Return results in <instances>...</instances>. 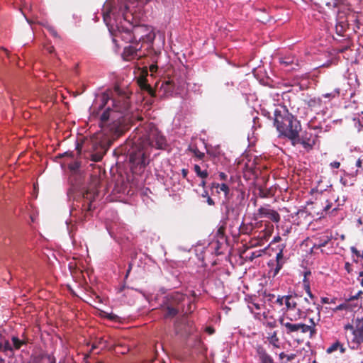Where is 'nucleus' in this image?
Wrapping results in <instances>:
<instances>
[{"mask_svg": "<svg viewBox=\"0 0 363 363\" xmlns=\"http://www.w3.org/2000/svg\"><path fill=\"white\" fill-rule=\"evenodd\" d=\"M135 8L124 0H107L104 4L103 18L118 46V38L126 43H152L155 38L151 26L135 24Z\"/></svg>", "mask_w": 363, "mask_h": 363, "instance_id": "1", "label": "nucleus"}, {"mask_svg": "<svg viewBox=\"0 0 363 363\" xmlns=\"http://www.w3.org/2000/svg\"><path fill=\"white\" fill-rule=\"evenodd\" d=\"M90 117L99 119L101 132L111 139L123 134L136 119L140 120L138 114L131 111L126 96L121 95L114 98L110 91L96 96L90 107Z\"/></svg>", "mask_w": 363, "mask_h": 363, "instance_id": "2", "label": "nucleus"}, {"mask_svg": "<svg viewBox=\"0 0 363 363\" xmlns=\"http://www.w3.org/2000/svg\"><path fill=\"white\" fill-rule=\"evenodd\" d=\"M137 133L127 143L130 168L135 173L143 170L150 162L152 148L164 149L167 140L153 123L136 128Z\"/></svg>", "mask_w": 363, "mask_h": 363, "instance_id": "3", "label": "nucleus"}, {"mask_svg": "<svg viewBox=\"0 0 363 363\" xmlns=\"http://www.w3.org/2000/svg\"><path fill=\"white\" fill-rule=\"evenodd\" d=\"M69 169L73 175L69 178L70 188L67 191L69 201L72 200L70 207V216L79 222L85 220L89 212L95 208L94 203L99 196V191L91 187L86 190L80 188V175L77 174L81 166L79 161H73L69 164Z\"/></svg>", "mask_w": 363, "mask_h": 363, "instance_id": "4", "label": "nucleus"}, {"mask_svg": "<svg viewBox=\"0 0 363 363\" xmlns=\"http://www.w3.org/2000/svg\"><path fill=\"white\" fill-rule=\"evenodd\" d=\"M274 124L280 135L287 138L295 145L300 142V121L289 112L285 106H278L274 110Z\"/></svg>", "mask_w": 363, "mask_h": 363, "instance_id": "5", "label": "nucleus"}, {"mask_svg": "<svg viewBox=\"0 0 363 363\" xmlns=\"http://www.w3.org/2000/svg\"><path fill=\"white\" fill-rule=\"evenodd\" d=\"M156 86L161 96L182 95L187 86L190 91L201 94V86L198 84H187L184 75L181 72H174L172 76L168 77L160 84L157 83Z\"/></svg>", "mask_w": 363, "mask_h": 363, "instance_id": "6", "label": "nucleus"}, {"mask_svg": "<svg viewBox=\"0 0 363 363\" xmlns=\"http://www.w3.org/2000/svg\"><path fill=\"white\" fill-rule=\"evenodd\" d=\"M279 323L282 327V332L299 342L300 338H303L306 335L309 338H313L317 334L316 323L313 318L309 319L310 324L303 323H294V319L289 316H282L279 318Z\"/></svg>", "mask_w": 363, "mask_h": 363, "instance_id": "7", "label": "nucleus"}, {"mask_svg": "<svg viewBox=\"0 0 363 363\" xmlns=\"http://www.w3.org/2000/svg\"><path fill=\"white\" fill-rule=\"evenodd\" d=\"M212 188L220 189V191L224 193V200L222 202V206L227 217L230 216V212H233L235 211L238 206L240 205L244 199L243 193H230L229 186L225 183H213Z\"/></svg>", "mask_w": 363, "mask_h": 363, "instance_id": "8", "label": "nucleus"}, {"mask_svg": "<svg viewBox=\"0 0 363 363\" xmlns=\"http://www.w3.org/2000/svg\"><path fill=\"white\" fill-rule=\"evenodd\" d=\"M186 296L179 291H174L166 297V301L162 306V315L164 318L175 317L182 308Z\"/></svg>", "mask_w": 363, "mask_h": 363, "instance_id": "9", "label": "nucleus"}, {"mask_svg": "<svg viewBox=\"0 0 363 363\" xmlns=\"http://www.w3.org/2000/svg\"><path fill=\"white\" fill-rule=\"evenodd\" d=\"M323 129L322 125H309L308 130H306L302 136L300 137L298 144H302L305 148H312L315 144L318 134L323 131Z\"/></svg>", "mask_w": 363, "mask_h": 363, "instance_id": "10", "label": "nucleus"}, {"mask_svg": "<svg viewBox=\"0 0 363 363\" xmlns=\"http://www.w3.org/2000/svg\"><path fill=\"white\" fill-rule=\"evenodd\" d=\"M130 45L124 48L122 57L124 60L130 61L138 60L144 53L142 52V45L139 43H130Z\"/></svg>", "mask_w": 363, "mask_h": 363, "instance_id": "11", "label": "nucleus"}, {"mask_svg": "<svg viewBox=\"0 0 363 363\" xmlns=\"http://www.w3.org/2000/svg\"><path fill=\"white\" fill-rule=\"evenodd\" d=\"M284 245H282L279 252L276 255V259H272L268 262V267L270 268L269 272L272 274L273 277H275L280 270L282 269L284 264L286 263V258L284 256L283 249Z\"/></svg>", "mask_w": 363, "mask_h": 363, "instance_id": "12", "label": "nucleus"}, {"mask_svg": "<svg viewBox=\"0 0 363 363\" xmlns=\"http://www.w3.org/2000/svg\"><path fill=\"white\" fill-rule=\"evenodd\" d=\"M255 220L259 218H268L274 223H278L280 220V216L277 211L270 208L269 205L259 207L257 212L255 213Z\"/></svg>", "mask_w": 363, "mask_h": 363, "instance_id": "13", "label": "nucleus"}, {"mask_svg": "<svg viewBox=\"0 0 363 363\" xmlns=\"http://www.w3.org/2000/svg\"><path fill=\"white\" fill-rule=\"evenodd\" d=\"M350 331L351 333L347 335L349 347L353 350H359V354H363V333Z\"/></svg>", "mask_w": 363, "mask_h": 363, "instance_id": "14", "label": "nucleus"}, {"mask_svg": "<svg viewBox=\"0 0 363 363\" xmlns=\"http://www.w3.org/2000/svg\"><path fill=\"white\" fill-rule=\"evenodd\" d=\"M333 238L332 234L325 233L318 237L315 240L316 242L313 244L312 249H319L326 246L328 242ZM334 239H337L336 237Z\"/></svg>", "mask_w": 363, "mask_h": 363, "instance_id": "15", "label": "nucleus"}, {"mask_svg": "<svg viewBox=\"0 0 363 363\" xmlns=\"http://www.w3.org/2000/svg\"><path fill=\"white\" fill-rule=\"evenodd\" d=\"M279 63L285 67L292 66L291 69H295V67L298 66L297 59L292 55H286L280 57Z\"/></svg>", "mask_w": 363, "mask_h": 363, "instance_id": "16", "label": "nucleus"}, {"mask_svg": "<svg viewBox=\"0 0 363 363\" xmlns=\"http://www.w3.org/2000/svg\"><path fill=\"white\" fill-rule=\"evenodd\" d=\"M345 328L346 330H354L361 333H363V318H357L354 320V325H346Z\"/></svg>", "mask_w": 363, "mask_h": 363, "instance_id": "17", "label": "nucleus"}, {"mask_svg": "<svg viewBox=\"0 0 363 363\" xmlns=\"http://www.w3.org/2000/svg\"><path fill=\"white\" fill-rule=\"evenodd\" d=\"M109 235L117 242H121L123 239V233L121 229H115L113 226L107 228Z\"/></svg>", "mask_w": 363, "mask_h": 363, "instance_id": "18", "label": "nucleus"}, {"mask_svg": "<svg viewBox=\"0 0 363 363\" xmlns=\"http://www.w3.org/2000/svg\"><path fill=\"white\" fill-rule=\"evenodd\" d=\"M257 352L262 363H274L272 357L268 354L264 350L259 349Z\"/></svg>", "mask_w": 363, "mask_h": 363, "instance_id": "19", "label": "nucleus"}, {"mask_svg": "<svg viewBox=\"0 0 363 363\" xmlns=\"http://www.w3.org/2000/svg\"><path fill=\"white\" fill-rule=\"evenodd\" d=\"M268 335L269 336L267 337V339L269 342L274 347L279 348L280 347V341L277 337V331H274L273 333H269Z\"/></svg>", "mask_w": 363, "mask_h": 363, "instance_id": "20", "label": "nucleus"}, {"mask_svg": "<svg viewBox=\"0 0 363 363\" xmlns=\"http://www.w3.org/2000/svg\"><path fill=\"white\" fill-rule=\"evenodd\" d=\"M46 354L45 352L33 354L29 357V359L31 361V363H43V361L45 359Z\"/></svg>", "mask_w": 363, "mask_h": 363, "instance_id": "21", "label": "nucleus"}, {"mask_svg": "<svg viewBox=\"0 0 363 363\" xmlns=\"http://www.w3.org/2000/svg\"><path fill=\"white\" fill-rule=\"evenodd\" d=\"M225 238L221 237V241L216 240L211 242V247L214 250L215 253L217 255H220L222 253L220 249L222 248V245L224 244Z\"/></svg>", "mask_w": 363, "mask_h": 363, "instance_id": "22", "label": "nucleus"}, {"mask_svg": "<svg viewBox=\"0 0 363 363\" xmlns=\"http://www.w3.org/2000/svg\"><path fill=\"white\" fill-rule=\"evenodd\" d=\"M354 122V126L357 128L358 131L361 133L363 138V113L353 119Z\"/></svg>", "mask_w": 363, "mask_h": 363, "instance_id": "23", "label": "nucleus"}, {"mask_svg": "<svg viewBox=\"0 0 363 363\" xmlns=\"http://www.w3.org/2000/svg\"><path fill=\"white\" fill-rule=\"evenodd\" d=\"M285 311L295 309L297 306L296 301L291 298V296H285Z\"/></svg>", "mask_w": 363, "mask_h": 363, "instance_id": "24", "label": "nucleus"}, {"mask_svg": "<svg viewBox=\"0 0 363 363\" xmlns=\"http://www.w3.org/2000/svg\"><path fill=\"white\" fill-rule=\"evenodd\" d=\"M194 170L196 175L201 179H206L208 176V173L206 169H202L201 167L199 164H194Z\"/></svg>", "mask_w": 363, "mask_h": 363, "instance_id": "25", "label": "nucleus"}, {"mask_svg": "<svg viewBox=\"0 0 363 363\" xmlns=\"http://www.w3.org/2000/svg\"><path fill=\"white\" fill-rule=\"evenodd\" d=\"M189 151H191L194 156L199 159H202L204 157V153L199 151L196 146L191 145L189 147Z\"/></svg>", "mask_w": 363, "mask_h": 363, "instance_id": "26", "label": "nucleus"}, {"mask_svg": "<svg viewBox=\"0 0 363 363\" xmlns=\"http://www.w3.org/2000/svg\"><path fill=\"white\" fill-rule=\"evenodd\" d=\"M345 30V24L343 22H338L336 23L335 32L338 35L342 36Z\"/></svg>", "mask_w": 363, "mask_h": 363, "instance_id": "27", "label": "nucleus"}, {"mask_svg": "<svg viewBox=\"0 0 363 363\" xmlns=\"http://www.w3.org/2000/svg\"><path fill=\"white\" fill-rule=\"evenodd\" d=\"M12 346L13 349L18 350L23 344V342L18 337L13 336L11 338Z\"/></svg>", "mask_w": 363, "mask_h": 363, "instance_id": "28", "label": "nucleus"}, {"mask_svg": "<svg viewBox=\"0 0 363 363\" xmlns=\"http://www.w3.org/2000/svg\"><path fill=\"white\" fill-rule=\"evenodd\" d=\"M340 94V90L338 88L335 89L333 91L330 93H326L323 94V97L325 98H335L337 96H339Z\"/></svg>", "mask_w": 363, "mask_h": 363, "instance_id": "29", "label": "nucleus"}, {"mask_svg": "<svg viewBox=\"0 0 363 363\" xmlns=\"http://www.w3.org/2000/svg\"><path fill=\"white\" fill-rule=\"evenodd\" d=\"M240 230L242 233L249 234L252 230V225H245L242 223L240 227Z\"/></svg>", "mask_w": 363, "mask_h": 363, "instance_id": "30", "label": "nucleus"}, {"mask_svg": "<svg viewBox=\"0 0 363 363\" xmlns=\"http://www.w3.org/2000/svg\"><path fill=\"white\" fill-rule=\"evenodd\" d=\"M2 346L4 351H9L11 353L13 352V348L12 342H10L9 340H6L2 343Z\"/></svg>", "mask_w": 363, "mask_h": 363, "instance_id": "31", "label": "nucleus"}, {"mask_svg": "<svg viewBox=\"0 0 363 363\" xmlns=\"http://www.w3.org/2000/svg\"><path fill=\"white\" fill-rule=\"evenodd\" d=\"M265 250H259L257 251L252 252L251 255L250 256V259L253 260L255 258L259 257L262 255V254L264 252Z\"/></svg>", "mask_w": 363, "mask_h": 363, "instance_id": "32", "label": "nucleus"}, {"mask_svg": "<svg viewBox=\"0 0 363 363\" xmlns=\"http://www.w3.org/2000/svg\"><path fill=\"white\" fill-rule=\"evenodd\" d=\"M340 346V342H338V341H336L335 342H334L333 344H332L328 349H327V352L328 353H332L334 351H336L337 350H338V347Z\"/></svg>", "mask_w": 363, "mask_h": 363, "instance_id": "33", "label": "nucleus"}, {"mask_svg": "<svg viewBox=\"0 0 363 363\" xmlns=\"http://www.w3.org/2000/svg\"><path fill=\"white\" fill-rule=\"evenodd\" d=\"M45 359L48 361L47 363H56V358L52 354H46Z\"/></svg>", "mask_w": 363, "mask_h": 363, "instance_id": "34", "label": "nucleus"}, {"mask_svg": "<svg viewBox=\"0 0 363 363\" xmlns=\"http://www.w3.org/2000/svg\"><path fill=\"white\" fill-rule=\"evenodd\" d=\"M103 157V155L100 153H96L91 155V160L94 162H99Z\"/></svg>", "mask_w": 363, "mask_h": 363, "instance_id": "35", "label": "nucleus"}, {"mask_svg": "<svg viewBox=\"0 0 363 363\" xmlns=\"http://www.w3.org/2000/svg\"><path fill=\"white\" fill-rule=\"evenodd\" d=\"M356 167L363 170V155L356 161Z\"/></svg>", "mask_w": 363, "mask_h": 363, "instance_id": "36", "label": "nucleus"}, {"mask_svg": "<svg viewBox=\"0 0 363 363\" xmlns=\"http://www.w3.org/2000/svg\"><path fill=\"white\" fill-rule=\"evenodd\" d=\"M285 296H278L276 300V303L279 304L280 306H281L284 304V303H285Z\"/></svg>", "mask_w": 363, "mask_h": 363, "instance_id": "37", "label": "nucleus"}, {"mask_svg": "<svg viewBox=\"0 0 363 363\" xmlns=\"http://www.w3.org/2000/svg\"><path fill=\"white\" fill-rule=\"evenodd\" d=\"M46 28L48 30V31L55 37L57 36V33L55 28L52 27L51 26L47 25Z\"/></svg>", "mask_w": 363, "mask_h": 363, "instance_id": "38", "label": "nucleus"}, {"mask_svg": "<svg viewBox=\"0 0 363 363\" xmlns=\"http://www.w3.org/2000/svg\"><path fill=\"white\" fill-rule=\"evenodd\" d=\"M157 69H158V67L157 65L152 64L150 66V72H151L152 75L154 74L155 73H156Z\"/></svg>", "mask_w": 363, "mask_h": 363, "instance_id": "39", "label": "nucleus"}, {"mask_svg": "<svg viewBox=\"0 0 363 363\" xmlns=\"http://www.w3.org/2000/svg\"><path fill=\"white\" fill-rule=\"evenodd\" d=\"M350 250H351V252H352L353 254H354L356 256H357V257H360V255H361V254H360L359 251V250H357V249L355 247H354V246L351 247H350Z\"/></svg>", "mask_w": 363, "mask_h": 363, "instance_id": "40", "label": "nucleus"}, {"mask_svg": "<svg viewBox=\"0 0 363 363\" xmlns=\"http://www.w3.org/2000/svg\"><path fill=\"white\" fill-rule=\"evenodd\" d=\"M286 296H291V298L292 299H294V298H298V297H301V296H299L297 293H296L295 291H289V294H287Z\"/></svg>", "mask_w": 363, "mask_h": 363, "instance_id": "41", "label": "nucleus"}, {"mask_svg": "<svg viewBox=\"0 0 363 363\" xmlns=\"http://www.w3.org/2000/svg\"><path fill=\"white\" fill-rule=\"evenodd\" d=\"M330 166L333 168L338 169L340 167V163L339 162H337V161H334V162L330 163Z\"/></svg>", "mask_w": 363, "mask_h": 363, "instance_id": "42", "label": "nucleus"}, {"mask_svg": "<svg viewBox=\"0 0 363 363\" xmlns=\"http://www.w3.org/2000/svg\"><path fill=\"white\" fill-rule=\"evenodd\" d=\"M295 357H296V354H286V359L287 362H291L293 359H294Z\"/></svg>", "mask_w": 363, "mask_h": 363, "instance_id": "43", "label": "nucleus"}, {"mask_svg": "<svg viewBox=\"0 0 363 363\" xmlns=\"http://www.w3.org/2000/svg\"><path fill=\"white\" fill-rule=\"evenodd\" d=\"M219 178L220 180L226 181L228 179V175L224 172L219 173Z\"/></svg>", "mask_w": 363, "mask_h": 363, "instance_id": "44", "label": "nucleus"}, {"mask_svg": "<svg viewBox=\"0 0 363 363\" xmlns=\"http://www.w3.org/2000/svg\"><path fill=\"white\" fill-rule=\"evenodd\" d=\"M188 173H189L188 169H182V177H183L184 179H187Z\"/></svg>", "mask_w": 363, "mask_h": 363, "instance_id": "45", "label": "nucleus"}, {"mask_svg": "<svg viewBox=\"0 0 363 363\" xmlns=\"http://www.w3.org/2000/svg\"><path fill=\"white\" fill-rule=\"evenodd\" d=\"M345 270H346L348 273H350V272H351V264H350V263H349V262H346V263L345 264Z\"/></svg>", "mask_w": 363, "mask_h": 363, "instance_id": "46", "label": "nucleus"}, {"mask_svg": "<svg viewBox=\"0 0 363 363\" xmlns=\"http://www.w3.org/2000/svg\"><path fill=\"white\" fill-rule=\"evenodd\" d=\"M206 202L208 203V205L210 206H213L214 205V201L210 197V196H207L206 198Z\"/></svg>", "mask_w": 363, "mask_h": 363, "instance_id": "47", "label": "nucleus"}, {"mask_svg": "<svg viewBox=\"0 0 363 363\" xmlns=\"http://www.w3.org/2000/svg\"><path fill=\"white\" fill-rule=\"evenodd\" d=\"M303 286H304V289H305V290H306L307 294L311 292L310 284H306Z\"/></svg>", "mask_w": 363, "mask_h": 363, "instance_id": "48", "label": "nucleus"}, {"mask_svg": "<svg viewBox=\"0 0 363 363\" xmlns=\"http://www.w3.org/2000/svg\"><path fill=\"white\" fill-rule=\"evenodd\" d=\"M338 350H340V351L342 354L345 352V348L341 343H340V346L338 347Z\"/></svg>", "mask_w": 363, "mask_h": 363, "instance_id": "49", "label": "nucleus"}, {"mask_svg": "<svg viewBox=\"0 0 363 363\" xmlns=\"http://www.w3.org/2000/svg\"><path fill=\"white\" fill-rule=\"evenodd\" d=\"M206 331L211 335L214 333V329L211 327H208L206 328Z\"/></svg>", "mask_w": 363, "mask_h": 363, "instance_id": "50", "label": "nucleus"}, {"mask_svg": "<svg viewBox=\"0 0 363 363\" xmlns=\"http://www.w3.org/2000/svg\"><path fill=\"white\" fill-rule=\"evenodd\" d=\"M281 240V237L280 236H276L273 238V240L272 242H278Z\"/></svg>", "mask_w": 363, "mask_h": 363, "instance_id": "51", "label": "nucleus"}, {"mask_svg": "<svg viewBox=\"0 0 363 363\" xmlns=\"http://www.w3.org/2000/svg\"><path fill=\"white\" fill-rule=\"evenodd\" d=\"M224 86L226 87L229 86H234V83L233 82H226L224 83Z\"/></svg>", "mask_w": 363, "mask_h": 363, "instance_id": "52", "label": "nucleus"}, {"mask_svg": "<svg viewBox=\"0 0 363 363\" xmlns=\"http://www.w3.org/2000/svg\"><path fill=\"white\" fill-rule=\"evenodd\" d=\"M303 286H305L306 284H309V281L308 280V279L306 276H304V278L303 279Z\"/></svg>", "mask_w": 363, "mask_h": 363, "instance_id": "53", "label": "nucleus"}, {"mask_svg": "<svg viewBox=\"0 0 363 363\" xmlns=\"http://www.w3.org/2000/svg\"><path fill=\"white\" fill-rule=\"evenodd\" d=\"M131 268H132V263H130L129 264V267H128V269L127 270V272H126V274H125V277H128L130 270H131Z\"/></svg>", "mask_w": 363, "mask_h": 363, "instance_id": "54", "label": "nucleus"}, {"mask_svg": "<svg viewBox=\"0 0 363 363\" xmlns=\"http://www.w3.org/2000/svg\"><path fill=\"white\" fill-rule=\"evenodd\" d=\"M116 318H117V315L113 313H111L108 315V318L111 320H115Z\"/></svg>", "mask_w": 363, "mask_h": 363, "instance_id": "55", "label": "nucleus"}, {"mask_svg": "<svg viewBox=\"0 0 363 363\" xmlns=\"http://www.w3.org/2000/svg\"><path fill=\"white\" fill-rule=\"evenodd\" d=\"M286 354H285L284 352H281V353L279 354V357H280V359H283L286 358Z\"/></svg>", "mask_w": 363, "mask_h": 363, "instance_id": "56", "label": "nucleus"}, {"mask_svg": "<svg viewBox=\"0 0 363 363\" xmlns=\"http://www.w3.org/2000/svg\"><path fill=\"white\" fill-rule=\"evenodd\" d=\"M323 303H328V298L326 297H323L321 299Z\"/></svg>", "mask_w": 363, "mask_h": 363, "instance_id": "57", "label": "nucleus"}, {"mask_svg": "<svg viewBox=\"0 0 363 363\" xmlns=\"http://www.w3.org/2000/svg\"><path fill=\"white\" fill-rule=\"evenodd\" d=\"M359 44L363 48V36L359 39Z\"/></svg>", "mask_w": 363, "mask_h": 363, "instance_id": "58", "label": "nucleus"}, {"mask_svg": "<svg viewBox=\"0 0 363 363\" xmlns=\"http://www.w3.org/2000/svg\"><path fill=\"white\" fill-rule=\"evenodd\" d=\"M330 207H331V204H330V203H329V204L326 205V206L324 207L323 210H324L325 211H327L328 210H329V209L330 208Z\"/></svg>", "mask_w": 363, "mask_h": 363, "instance_id": "59", "label": "nucleus"}, {"mask_svg": "<svg viewBox=\"0 0 363 363\" xmlns=\"http://www.w3.org/2000/svg\"><path fill=\"white\" fill-rule=\"evenodd\" d=\"M347 49H348V47H347V46L342 47V48L340 50V52H345V50H347Z\"/></svg>", "mask_w": 363, "mask_h": 363, "instance_id": "60", "label": "nucleus"}, {"mask_svg": "<svg viewBox=\"0 0 363 363\" xmlns=\"http://www.w3.org/2000/svg\"><path fill=\"white\" fill-rule=\"evenodd\" d=\"M267 325L270 328H274L275 327V323L274 322H272V323H267Z\"/></svg>", "mask_w": 363, "mask_h": 363, "instance_id": "61", "label": "nucleus"}, {"mask_svg": "<svg viewBox=\"0 0 363 363\" xmlns=\"http://www.w3.org/2000/svg\"><path fill=\"white\" fill-rule=\"evenodd\" d=\"M308 295L309 296L310 298L313 300L315 298L314 295L311 292L308 293Z\"/></svg>", "mask_w": 363, "mask_h": 363, "instance_id": "62", "label": "nucleus"}, {"mask_svg": "<svg viewBox=\"0 0 363 363\" xmlns=\"http://www.w3.org/2000/svg\"><path fill=\"white\" fill-rule=\"evenodd\" d=\"M357 279L359 281L361 286L363 287V278H357Z\"/></svg>", "mask_w": 363, "mask_h": 363, "instance_id": "63", "label": "nucleus"}, {"mask_svg": "<svg viewBox=\"0 0 363 363\" xmlns=\"http://www.w3.org/2000/svg\"><path fill=\"white\" fill-rule=\"evenodd\" d=\"M337 4H338V0H334V2H333V7H337Z\"/></svg>", "mask_w": 363, "mask_h": 363, "instance_id": "64", "label": "nucleus"}]
</instances>
